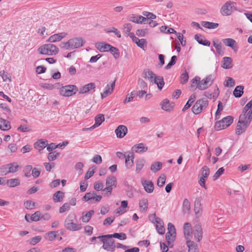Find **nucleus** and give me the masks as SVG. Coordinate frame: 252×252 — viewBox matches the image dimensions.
I'll return each mask as SVG.
<instances>
[{
    "instance_id": "obj_55",
    "label": "nucleus",
    "mask_w": 252,
    "mask_h": 252,
    "mask_svg": "<svg viewBox=\"0 0 252 252\" xmlns=\"http://www.w3.org/2000/svg\"><path fill=\"white\" fill-rule=\"evenodd\" d=\"M166 180V176L164 174H162L159 176L157 181V185L159 187H162L165 184Z\"/></svg>"
},
{
    "instance_id": "obj_19",
    "label": "nucleus",
    "mask_w": 252,
    "mask_h": 252,
    "mask_svg": "<svg viewBox=\"0 0 252 252\" xmlns=\"http://www.w3.org/2000/svg\"><path fill=\"white\" fill-rule=\"evenodd\" d=\"M192 233L194 234V238L200 242L202 238V230L201 226L198 224L194 226Z\"/></svg>"
},
{
    "instance_id": "obj_43",
    "label": "nucleus",
    "mask_w": 252,
    "mask_h": 252,
    "mask_svg": "<svg viewBox=\"0 0 252 252\" xmlns=\"http://www.w3.org/2000/svg\"><path fill=\"white\" fill-rule=\"evenodd\" d=\"M20 181L18 179H10L6 182V185L9 187H15L20 185Z\"/></svg>"
},
{
    "instance_id": "obj_10",
    "label": "nucleus",
    "mask_w": 252,
    "mask_h": 252,
    "mask_svg": "<svg viewBox=\"0 0 252 252\" xmlns=\"http://www.w3.org/2000/svg\"><path fill=\"white\" fill-rule=\"evenodd\" d=\"M235 3L231 1H227L221 8L220 13L223 16H228L231 14L235 9Z\"/></svg>"
},
{
    "instance_id": "obj_22",
    "label": "nucleus",
    "mask_w": 252,
    "mask_h": 252,
    "mask_svg": "<svg viewBox=\"0 0 252 252\" xmlns=\"http://www.w3.org/2000/svg\"><path fill=\"white\" fill-rule=\"evenodd\" d=\"M67 33L64 32L54 34L49 38L48 41L50 42H56L57 41H60L64 37H65Z\"/></svg>"
},
{
    "instance_id": "obj_46",
    "label": "nucleus",
    "mask_w": 252,
    "mask_h": 252,
    "mask_svg": "<svg viewBox=\"0 0 252 252\" xmlns=\"http://www.w3.org/2000/svg\"><path fill=\"white\" fill-rule=\"evenodd\" d=\"M145 161L143 158L138 159L136 162V172L139 173L144 165Z\"/></svg>"
},
{
    "instance_id": "obj_17",
    "label": "nucleus",
    "mask_w": 252,
    "mask_h": 252,
    "mask_svg": "<svg viewBox=\"0 0 252 252\" xmlns=\"http://www.w3.org/2000/svg\"><path fill=\"white\" fill-rule=\"evenodd\" d=\"M201 201L202 197L201 196L195 198L194 201V212L196 216H199L202 211Z\"/></svg>"
},
{
    "instance_id": "obj_61",
    "label": "nucleus",
    "mask_w": 252,
    "mask_h": 252,
    "mask_svg": "<svg viewBox=\"0 0 252 252\" xmlns=\"http://www.w3.org/2000/svg\"><path fill=\"white\" fill-rule=\"evenodd\" d=\"M189 79V75L188 72L185 71L181 76V83L182 84H186Z\"/></svg>"
},
{
    "instance_id": "obj_49",
    "label": "nucleus",
    "mask_w": 252,
    "mask_h": 252,
    "mask_svg": "<svg viewBox=\"0 0 252 252\" xmlns=\"http://www.w3.org/2000/svg\"><path fill=\"white\" fill-rule=\"evenodd\" d=\"M250 109H252V99L244 107L241 113V118H245V113H247V111Z\"/></svg>"
},
{
    "instance_id": "obj_24",
    "label": "nucleus",
    "mask_w": 252,
    "mask_h": 252,
    "mask_svg": "<svg viewBox=\"0 0 252 252\" xmlns=\"http://www.w3.org/2000/svg\"><path fill=\"white\" fill-rule=\"evenodd\" d=\"M222 41L226 46L231 47L234 51L237 50V43L234 39L227 38L223 39Z\"/></svg>"
},
{
    "instance_id": "obj_42",
    "label": "nucleus",
    "mask_w": 252,
    "mask_h": 252,
    "mask_svg": "<svg viewBox=\"0 0 252 252\" xmlns=\"http://www.w3.org/2000/svg\"><path fill=\"white\" fill-rule=\"evenodd\" d=\"M7 166L8 167V173H15L20 169V166L15 162L7 164Z\"/></svg>"
},
{
    "instance_id": "obj_25",
    "label": "nucleus",
    "mask_w": 252,
    "mask_h": 252,
    "mask_svg": "<svg viewBox=\"0 0 252 252\" xmlns=\"http://www.w3.org/2000/svg\"><path fill=\"white\" fill-rule=\"evenodd\" d=\"M95 47L100 52H104L109 51L111 45L104 43L97 42L95 43Z\"/></svg>"
},
{
    "instance_id": "obj_27",
    "label": "nucleus",
    "mask_w": 252,
    "mask_h": 252,
    "mask_svg": "<svg viewBox=\"0 0 252 252\" xmlns=\"http://www.w3.org/2000/svg\"><path fill=\"white\" fill-rule=\"evenodd\" d=\"M161 106L162 109L166 111H170L173 107V105L170 103V101L167 99H164L161 103Z\"/></svg>"
},
{
    "instance_id": "obj_37",
    "label": "nucleus",
    "mask_w": 252,
    "mask_h": 252,
    "mask_svg": "<svg viewBox=\"0 0 252 252\" xmlns=\"http://www.w3.org/2000/svg\"><path fill=\"white\" fill-rule=\"evenodd\" d=\"M133 42L136 43L138 47L143 49H145L147 47V42L145 39L142 38L139 39L138 38L136 37L134 38Z\"/></svg>"
},
{
    "instance_id": "obj_64",
    "label": "nucleus",
    "mask_w": 252,
    "mask_h": 252,
    "mask_svg": "<svg viewBox=\"0 0 252 252\" xmlns=\"http://www.w3.org/2000/svg\"><path fill=\"white\" fill-rule=\"evenodd\" d=\"M25 208L27 209H32L35 207V202L31 200H27L24 203Z\"/></svg>"
},
{
    "instance_id": "obj_23",
    "label": "nucleus",
    "mask_w": 252,
    "mask_h": 252,
    "mask_svg": "<svg viewBox=\"0 0 252 252\" xmlns=\"http://www.w3.org/2000/svg\"><path fill=\"white\" fill-rule=\"evenodd\" d=\"M132 150L137 153H144L148 150V147L144 143H141L134 145L132 147Z\"/></svg>"
},
{
    "instance_id": "obj_40",
    "label": "nucleus",
    "mask_w": 252,
    "mask_h": 252,
    "mask_svg": "<svg viewBox=\"0 0 252 252\" xmlns=\"http://www.w3.org/2000/svg\"><path fill=\"white\" fill-rule=\"evenodd\" d=\"M244 87L243 86H237L233 91V95L236 97H240L244 93Z\"/></svg>"
},
{
    "instance_id": "obj_38",
    "label": "nucleus",
    "mask_w": 252,
    "mask_h": 252,
    "mask_svg": "<svg viewBox=\"0 0 252 252\" xmlns=\"http://www.w3.org/2000/svg\"><path fill=\"white\" fill-rule=\"evenodd\" d=\"M64 197V193L61 191L56 192L53 197V200L54 202H59L61 201Z\"/></svg>"
},
{
    "instance_id": "obj_44",
    "label": "nucleus",
    "mask_w": 252,
    "mask_h": 252,
    "mask_svg": "<svg viewBox=\"0 0 252 252\" xmlns=\"http://www.w3.org/2000/svg\"><path fill=\"white\" fill-rule=\"evenodd\" d=\"M94 213V210H92L86 213L85 214H83L82 217V220L84 222H88L90 220L92 216Z\"/></svg>"
},
{
    "instance_id": "obj_57",
    "label": "nucleus",
    "mask_w": 252,
    "mask_h": 252,
    "mask_svg": "<svg viewBox=\"0 0 252 252\" xmlns=\"http://www.w3.org/2000/svg\"><path fill=\"white\" fill-rule=\"evenodd\" d=\"M59 156V154L56 151L50 152L49 153L47 158L49 161H52L55 160L57 157Z\"/></svg>"
},
{
    "instance_id": "obj_52",
    "label": "nucleus",
    "mask_w": 252,
    "mask_h": 252,
    "mask_svg": "<svg viewBox=\"0 0 252 252\" xmlns=\"http://www.w3.org/2000/svg\"><path fill=\"white\" fill-rule=\"evenodd\" d=\"M41 219V213L39 211H36L31 216V220L37 221Z\"/></svg>"
},
{
    "instance_id": "obj_16",
    "label": "nucleus",
    "mask_w": 252,
    "mask_h": 252,
    "mask_svg": "<svg viewBox=\"0 0 252 252\" xmlns=\"http://www.w3.org/2000/svg\"><path fill=\"white\" fill-rule=\"evenodd\" d=\"M115 132L118 138H122L126 134L127 128L124 125H120L115 129Z\"/></svg>"
},
{
    "instance_id": "obj_28",
    "label": "nucleus",
    "mask_w": 252,
    "mask_h": 252,
    "mask_svg": "<svg viewBox=\"0 0 252 252\" xmlns=\"http://www.w3.org/2000/svg\"><path fill=\"white\" fill-rule=\"evenodd\" d=\"M153 81L157 85L158 89L159 90H161L163 86L164 85L163 78L162 76L156 75L153 79Z\"/></svg>"
},
{
    "instance_id": "obj_36",
    "label": "nucleus",
    "mask_w": 252,
    "mask_h": 252,
    "mask_svg": "<svg viewBox=\"0 0 252 252\" xmlns=\"http://www.w3.org/2000/svg\"><path fill=\"white\" fill-rule=\"evenodd\" d=\"M139 207L141 211L145 212L148 208V200L147 198H143L139 201Z\"/></svg>"
},
{
    "instance_id": "obj_48",
    "label": "nucleus",
    "mask_w": 252,
    "mask_h": 252,
    "mask_svg": "<svg viewBox=\"0 0 252 252\" xmlns=\"http://www.w3.org/2000/svg\"><path fill=\"white\" fill-rule=\"evenodd\" d=\"M201 177L207 179L210 174V169L207 166H204L201 169Z\"/></svg>"
},
{
    "instance_id": "obj_29",
    "label": "nucleus",
    "mask_w": 252,
    "mask_h": 252,
    "mask_svg": "<svg viewBox=\"0 0 252 252\" xmlns=\"http://www.w3.org/2000/svg\"><path fill=\"white\" fill-rule=\"evenodd\" d=\"M189 248V252H199L197 244L191 240H188L186 242Z\"/></svg>"
},
{
    "instance_id": "obj_50",
    "label": "nucleus",
    "mask_w": 252,
    "mask_h": 252,
    "mask_svg": "<svg viewBox=\"0 0 252 252\" xmlns=\"http://www.w3.org/2000/svg\"><path fill=\"white\" fill-rule=\"evenodd\" d=\"M58 235V231H53L46 233L47 238L49 241H53L57 237Z\"/></svg>"
},
{
    "instance_id": "obj_62",
    "label": "nucleus",
    "mask_w": 252,
    "mask_h": 252,
    "mask_svg": "<svg viewBox=\"0 0 252 252\" xmlns=\"http://www.w3.org/2000/svg\"><path fill=\"white\" fill-rule=\"evenodd\" d=\"M177 61V57L176 56H173L171 57V60L170 62L167 64V65L165 66L166 69H170L172 66L175 64Z\"/></svg>"
},
{
    "instance_id": "obj_45",
    "label": "nucleus",
    "mask_w": 252,
    "mask_h": 252,
    "mask_svg": "<svg viewBox=\"0 0 252 252\" xmlns=\"http://www.w3.org/2000/svg\"><path fill=\"white\" fill-rule=\"evenodd\" d=\"M195 99H196V95H195V94H192L190 96V97H189L188 102H187V103L185 105L184 107L183 108V111H186L189 107H190L191 105V104L194 101Z\"/></svg>"
},
{
    "instance_id": "obj_7",
    "label": "nucleus",
    "mask_w": 252,
    "mask_h": 252,
    "mask_svg": "<svg viewBox=\"0 0 252 252\" xmlns=\"http://www.w3.org/2000/svg\"><path fill=\"white\" fill-rule=\"evenodd\" d=\"M208 105V101L204 99L197 100L192 107V111L194 114H198L202 110L206 108Z\"/></svg>"
},
{
    "instance_id": "obj_21",
    "label": "nucleus",
    "mask_w": 252,
    "mask_h": 252,
    "mask_svg": "<svg viewBox=\"0 0 252 252\" xmlns=\"http://www.w3.org/2000/svg\"><path fill=\"white\" fill-rule=\"evenodd\" d=\"M141 183L144 189L147 192L152 193L153 192L154 186L153 183L151 181L145 180H142Z\"/></svg>"
},
{
    "instance_id": "obj_54",
    "label": "nucleus",
    "mask_w": 252,
    "mask_h": 252,
    "mask_svg": "<svg viewBox=\"0 0 252 252\" xmlns=\"http://www.w3.org/2000/svg\"><path fill=\"white\" fill-rule=\"evenodd\" d=\"M110 236H111L112 238L114 237L120 240H125L126 238V235L124 233H115L113 234H110Z\"/></svg>"
},
{
    "instance_id": "obj_20",
    "label": "nucleus",
    "mask_w": 252,
    "mask_h": 252,
    "mask_svg": "<svg viewBox=\"0 0 252 252\" xmlns=\"http://www.w3.org/2000/svg\"><path fill=\"white\" fill-rule=\"evenodd\" d=\"M104 116L103 114H100L96 115L95 117V123L91 127L87 128V130H92L95 128L99 126L104 121Z\"/></svg>"
},
{
    "instance_id": "obj_31",
    "label": "nucleus",
    "mask_w": 252,
    "mask_h": 252,
    "mask_svg": "<svg viewBox=\"0 0 252 252\" xmlns=\"http://www.w3.org/2000/svg\"><path fill=\"white\" fill-rule=\"evenodd\" d=\"M156 75L153 71L149 69L144 70L143 73V77L145 78H148L151 82L153 81V79Z\"/></svg>"
},
{
    "instance_id": "obj_47",
    "label": "nucleus",
    "mask_w": 252,
    "mask_h": 252,
    "mask_svg": "<svg viewBox=\"0 0 252 252\" xmlns=\"http://www.w3.org/2000/svg\"><path fill=\"white\" fill-rule=\"evenodd\" d=\"M213 45L214 46L217 53L219 54H221L223 53V51L222 50V46L221 43L218 40H214L213 41Z\"/></svg>"
},
{
    "instance_id": "obj_1",
    "label": "nucleus",
    "mask_w": 252,
    "mask_h": 252,
    "mask_svg": "<svg viewBox=\"0 0 252 252\" xmlns=\"http://www.w3.org/2000/svg\"><path fill=\"white\" fill-rule=\"evenodd\" d=\"M245 118H241V114L239 116L237 124L236 133L239 135L244 132L249 126L252 120V108L249 109L247 113H245Z\"/></svg>"
},
{
    "instance_id": "obj_35",
    "label": "nucleus",
    "mask_w": 252,
    "mask_h": 252,
    "mask_svg": "<svg viewBox=\"0 0 252 252\" xmlns=\"http://www.w3.org/2000/svg\"><path fill=\"white\" fill-rule=\"evenodd\" d=\"M134 156L133 154L128 155L125 158V164L127 168H130L133 164Z\"/></svg>"
},
{
    "instance_id": "obj_11",
    "label": "nucleus",
    "mask_w": 252,
    "mask_h": 252,
    "mask_svg": "<svg viewBox=\"0 0 252 252\" xmlns=\"http://www.w3.org/2000/svg\"><path fill=\"white\" fill-rule=\"evenodd\" d=\"M106 187L103 190L106 191L107 192L111 194L113 188L116 187V178L113 176H111L107 178L106 180Z\"/></svg>"
},
{
    "instance_id": "obj_51",
    "label": "nucleus",
    "mask_w": 252,
    "mask_h": 252,
    "mask_svg": "<svg viewBox=\"0 0 252 252\" xmlns=\"http://www.w3.org/2000/svg\"><path fill=\"white\" fill-rule=\"evenodd\" d=\"M219 94V89H217V92L214 94H212L209 92H205L204 93V95L208 98H211L213 97V99H216Z\"/></svg>"
},
{
    "instance_id": "obj_13",
    "label": "nucleus",
    "mask_w": 252,
    "mask_h": 252,
    "mask_svg": "<svg viewBox=\"0 0 252 252\" xmlns=\"http://www.w3.org/2000/svg\"><path fill=\"white\" fill-rule=\"evenodd\" d=\"M116 80L114 81L109 82L105 87V90L103 93H101V97L102 99L106 97L108 95L111 94L115 86Z\"/></svg>"
},
{
    "instance_id": "obj_30",
    "label": "nucleus",
    "mask_w": 252,
    "mask_h": 252,
    "mask_svg": "<svg viewBox=\"0 0 252 252\" xmlns=\"http://www.w3.org/2000/svg\"><path fill=\"white\" fill-rule=\"evenodd\" d=\"M182 211L184 214H189L190 211V203L187 198H185L183 203Z\"/></svg>"
},
{
    "instance_id": "obj_53",
    "label": "nucleus",
    "mask_w": 252,
    "mask_h": 252,
    "mask_svg": "<svg viewBox=\"0 0 252 252\" xmlns=\"http://www.w3.org/2000/svg\"><path fill=\"white\" fill-rule=\"evenodd\" d=\"M112 54H113L114 57L117 59L119 58L120 57V53L119 52V50L114 47H113L111 46L110 49L109 51Z\"/></svg>"
},
{
    "instance_id": "obj_18",
    "label": "nucleus",
    "mask_w": 252,
    "mask_h": 252,
    "mask_svg": "<svg viewBox=\"0 0 252 252\" xmlns=\"http://www.w3.org/2000/svg\"><path fill=\"white\" fill-rule=\"evenodd\" d=\"M184 235L186 239L188 240H190L192 237V227L190 224L189 222H186L184 225Z\"/></svg>"
},
{
    "instance_id": "obj_63",
    "label": "nucleus",
    "mask_w": 252,
    "mask_h": 252,
    "mask_svg": "<svg viewBox=\"0 0 252 252\" xmlns=\"http://www.w3.org/2000/svg\"><path fill=\"white\" fill-rule=\"evenodd\" d=\"M127 19L129 21L135 23L139 24L140 22L138 21V16L134 14H130L128 15Z\"/></svg>"
},
{
    "instance_id": "obj_14",
    "label": "nucleus",
    "mask_w": 252,
    "mask_h": 252,
    "mask_svg": "<svg viewBox=\"0 0 252 252\" xmlns=\"http://www.w3.org/2000/svg\"><path fill=\"white\" fill-rule=\"evenodd\" d=\"M83 198L85 201L93 199L95 200L96 202H99L101 199L102 196L97 195L94 191H92L87 193Z\"/></svg>"
},
{
    "instance_id": "obj_58",
    "label": "nucleus",
    "mask_w": 252,
    "mask_h": 252,
    "mask_svg": "<svg viewBox=\"0 0 252 252\" xmlns=\"http://www.w3.org/2000/svg\"><path fill=\"white\" fill-rule=\"evenodd\" d=\"M107 32H113L115 33V34L118 37L120 38L121 37V34L119 31L117 29H116L115 27H111L109 28V29H107V31H106Z\"/></svg>"
},
{
    "instance_id": "obj_59",
    "label": "nucleus",
    "mask_w": 252,
    "mask_h": 252,
    "mask_svg": "<svg viewBox=\"0 0 252 252\" xmlns=\"http://www.w3.org/2000/svg\"><path fill=\"white\" fill-rule=\"evenodd\" d=\"M224 169L223 167L219 168L215 173L213 177V180L215 181L218 179L223 173Z\"/></svg>"
},
{
    "instance_id": "obj_12",
    "label": "nucleus",
    "mask_w": 252,
    "mask_h": 252,
    "mask_svg": "<svg viewBox=\"0 0 252 252\" xmlns=\"http://www.w3.org/2000/svg\"><path fill=\"white\" fill-rule=\"evenodd\" d=\"M150 219L151 220L152 219V221H154V220H155V223H156V228L158 232L160 234H164L165 232V228L163 221L159 218L156 217L155 214L151 216Z\"/></svg>"
},
{
    "instance_id": "obj_56",
    "label": "nucleus",
    "mask_w": 252,
    "mask_h": 252,
    "mask_svg": "<svg viewBox=\"0 0 252 252\" xmlns=\"http://www.w3.org/2000/svg\"><path fill=\"white\" fill-rule=\"evenodd\" d=\"M0 76L2 77L3 81H11L10 75L4 71H0Z\"/></svg>"
},
{
    "instance_id": "obj_32",
    "label": "nucleus",
    "mask_w": 252,
    "mask_h": 252,
    "mask_svg": "<svg viewBox=\"0 0 252 252\" xmlns=\"http://www.w3.org/2000/svg\"><path fill=\"white\" fill-rule=\"evenodd\" d=\"M47 146V141L40 139L34 144V148L40 151Z\"/></svg>"
},
{
    "instance_id": "obj_39",
    "label": "nucleus",
    "mask_w": 252,
    "mask_h": 252,
    "mask_svg": "<svg viewBox=\"0 0 252 252\" xmlns=\"http://www.w3.org/2000/svg\"><path fill=\"white\" fill-rule=\"evenodd\" d=\"M201 25L203 27L210 29H216L219 27V24L216 23H213L210 22L203 21L201 23Z\"/></svg>"
},
{
    "instance_id": "obj_60",
    "label": "nucleus",
    "mask_w": 252,
    "mask_h": 252,
    "mask_svg": "<svg viewBox=\"0 0 252 252\" xmlns=\"http://www.w3.org/2000/svg\"><path fill=\"white\" fill-rule=\"evenodd\" d=\"M132 28V26L130 23L125 24L123 27V31L126 34L130 32V31L131 30Z\"/></svg>"
},
{
    "instance_id": "obj_15",
    "label": "nucleus",
    "mask_w": 252,
    "mask_h": 252,
    "mask_svg": "<svg viewBox=\"0 0 252 252\" xmlns=\"http://www.w3.org/2000/svg\"><path fill=\"white\" fill-rule=\"evenodd\" d=\"M96 87V85L94 83H90L83 86L79 88V94H84L88 93L91 90H94Z\"/></svg>"
},
{
    "instance_id": "obj_9",
    "label": "nucleus",
    "mask_w": 252,
    "mask_h": 252,
    "mask_svg": "<svg viewBox=\"0 0 252 252\" xmlns=\"http://www.w3.org/2000/svg\"><path fill=\"white\" fill-rule=\"evenodd\" d=\"M214 76L212 75L207 76L205 79L199 81V83L197 88L200 90H204L208 88L213 83Z\"/></svg>"
},
{
    "instance_id": "obj_33",
    "label": "nucleus",
    "mask_w": 252,
    "mask_h": 252,
    "mask_svg": "<svg viewBox=\"0 0 252 252\" xmlns=\"http://www.w3.org/2000/svg\"><path fill=\"white\" fill-rule=\"evenodd\" d=\"M232 59L230 57H224L223 58V63L221 66L225 69H229L232 67Z\"/></svg>"
},
{
    "instance_id": "obj_2",
    "label": "nucleus",
    "mask_w": 252,
    "mask_h": 252,
    "mask_svg": "<svg viewBox=\"0 0 252 252\" xmlns=\"http://www.w3.org/2000/svg\"><path fill=\"white\" fill-rule=\"evenodd\" d=\"M85 42V40L83 38L77 37L71 38L67 42H61L60 47L64 50L74 49L83 46Z\"/></svg>"
},
{
    "instance_id": "obj_41",
    "label": "nucleus",
    "mask_w": 252,
    "mask_h": 252,
    "mask_svg": "<svg viewBox=\"0 0 252 252\" xmlns=\"http://www.w3.org/2000/svg\"><path fill=\"white\" fill-rule=\"evenodd\" d=\"M162 165V164L160 161L154 162L151 165V170L153 172L156 173L160 170Z\"/></svg>"
},
{
    "instance_id": "obj_8",
    "label": "nucleus",
    "mask_w": 252,
    "mask_h": 252,
    "mask_svg": "<svg viewBox=\"0 0 252 252\" xmlns=\"http://www.w3.org/2000/svg\"><path fill=\"white\" fill-rule=\"evenodd\" d=\"M77 91L78 89L75 85H66L60 89V93L64 96H70L75 94Z\"/></svg>"
},
{
    "instance_id": "obj_3",
    "label": "nucleus",
    "mask_w": 252,
    "mask_h": 252,
    "mask_svg": "<svg viewBox=\"0 0 252 252\" xmlns=\"http://www.w3.org/2000/svg\"><path fill=\"white\" fill-rule=\"evenodd\" d=\"M100 241L103 243L102 248L107 251L114 252L115 251V241L110 234L98 236Z\"/></svg>"
},
{
    "instance_id": "obj_6",
    "label": "nucleus",
    "mask_w": 252,
    "mask_h": 252,
    "mask_svg": "<svg viewBox=\"0 0 252 252\" xmlns=\"http://www.w3.org/2000/svg\"><path fill=\"white\" fill-rule=\"evenodd\" d=\"M233 122V118L231 116H228L223 118L222 120L217 122L215 124V128L219 130L227 128Z\"/></svg>"
},
{
    "instance_id": "obj_5",
    "label": "nucleus",
    "mask_w": 252,
    "mask_h": 252,
    "mask_svg": "<svg viewBox=\"0 0 252 252\" xmlns=\"http://www.w3.org/2000/svg\"><path fill=\"white\" fill-rule=\"evenodd\" d=\"M37 51L40 54L52 56L57 54L59 53V50L55 45L46 44L39 47Z\"/></svg>"
},
{
    "instance_id": "obj_34",
    "label": "nucleus",
    "mask_w": 252,
    "mask_h": 252,
    "mask_svg": "<svg viewBox=\"0 0 252 252\" xmlns=\"http://www.w3.org/2000/svg\"><path fill=\"white\" fill-rule=\"evenodd\" d=\"M176 237V234L175 233H170V232H167L166 234V240L168 243V246L169 247H172V243L175 241Z\"/></svg>"
},
{
    "instance_id": "obj_26",
    "label": "nucleus",
    "mask_w": 252,
    "mask_h": 252,
    "mask_svg": "<svg viewBox=\"0 0 252 252\" xmlns=\"http://www.w3.org/2000/svg\"><path fill=\"white\" fill-rule=\"evenodd\" d=\"M11 128L10 123L4 119L0 118V129L8 130Z\"/></svg>"
},
{
    "instance_id": "obj_4",
    "label": "nucleus",
    "mask_w": 252,
    "mask_h": 252,
    "mask_svg": "<svg viewBox=\"0 0 252 252\" xmlns=\"http://www.w3.org/2000/svg\"><path fill=\"white\" fill-rule=\"evenodd\" d=\"M76 216L73 213H70L64 221V227L70 231H77L82 228L81 224L74 222Z\"/></svg>"
}]
</instances>
